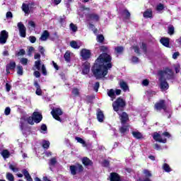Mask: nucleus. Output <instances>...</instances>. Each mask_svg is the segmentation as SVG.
Wrapping results in <instances>:
<instances>
[{"mask_svg": "<svg viewBox=\"0 0 181 181\" xmlns=\"http://www.w3.org/2000/svg\"><path fill=\"white\" fill-rule=\"evenodd\" d=\"M93 100H94V97L90 96V95L86 96V102L88 104L93 103Z\"/></svg>", "mask_w": 181, "mask_h": 181, "instance_id": "052dcab7", "label": "nucleus"}, {"mask_svg": "<svg viewBox=\"0 0 181 181\" xmlns=\"http://www.w3.org/2000/svg\"><path fill=\"white\" fill-rule=\"evenodd\" d=\"M6 67L7 69H9L10 70H15L16 69V62H10L9 64H8Z\"/></svg>", "mask_w": 181, "mask_h": 181, "instance_id": "7c9ffc66", "label": "nucleus"}, {"mask_svg": "<svg viewBox=\"0 0 181 181\" xmlns=\"http://www.w3.org/2000/svg\"><path fill=\"white\" fill-rule=\"evenodd\" d=\"M115 52H116L117 54H122V53H124V47L122 46L116 47L115 48Z\"/></svg>", "mask_w": 181, "mask_h": 181, "instance_id": "f704fd0d", "label": "nucleus"}, {"mask_svg": "<svg viewBox=\"0 0 181 181\" xmlns=\"http://www.w3.org/2000/svg\"><path fill=\"white\" fill-rule=\"evenodd\" d=\"M122 15L124 16L126 21L131 19V13H129V11H128V9L123 10Z\"/></svg>", "mask_w": 181, "mask_h": 181, "instance_id": "393cba45", "label": "nucleus"}, {"mask_svg": "<svg viewBox=\"0 0 181 181\" xmlns=\"http://www.w3.org/2000/svg\"><path fill=\"white\" fill-rule=\"evenodd\" d=\"M110 181H122L121 175L117 173H111L110 175Z\"/></svg>", "mask_w": 181, "mask_h": 181, "instance_id": "2eb2a0df", "label": "nucleus"}, {"mask_svg": "<svg viewBox=\"0 0 181 181\" xmlns=\"http://www.w3.org/2000/svg\"><path fill=\"white\" fill-rule=\"evenodd\" d=\"M69 169L71 170V175L76 176L77 175V166L76 165H70Z\"/></svg>", "mask_w": 181, "mask_h": 181, "instance_id": "473e14b6", "label": "nucleus"}, {"mask_svg": "<svg viewBox=\"0 0 181 181\" xmlns=\"http://www.w3.org/2000/svg\"><path fill=\"white\" fill-rule=\"evenodd\" d=\"M82 163L84 166H93V160H90L88 157H83L82 158Z\"/></svg>", "mask_w": 181, "mask_h": 181, "instance_id": "f3484780", "label": "nucleus"}, {"mask_svg": "<svg viewBox=\"0 0 181 181\" xmlns=\"http://www.w3.org/2000/svg\"><path fill=\"white\" fill-rule=\"evenodd\" d=\"M98 88H100V82H95L93 90L95 91V93H98Z\"/></svg>", "mask_w": 181, "mask_h": 181, "instance_id": "13d9d810", "label": "nucleus"}, {"mask_svg": "<svg viewBox=\"0 0 181 181\" xmlns=\"http://www.w3.org/2000/svg\"><path fill=\"white\" fill-rule=\"evenodd\" d=\"M20 129L25 134V122H20Z\"/></svg>", "mask_w": 181, "mask_h": 181, "instance_id": "0e129e2a", "label": "nucleus"}, {"mask_svg": "<svg viewBox=\"0 0 181 181\" xmlns=\"http://www.w3.org/2000/svg\"><path fill=\"white\" fill-rule=\"evenodd\" d=\"M141 49L143 50L144 54H146V53H148V46L145 42L141 43Z\"/></svg>", "mask_w": 181, "mask_h": 181, "instance_id": "37998d69", "label": "nucleus"}, {"mask_svg": "<svg viewBox=\"0 0 181 181\" xmlns=\"http://www.w3.org/2000/svg\"><path fill=\"white\" fill-rule=\"evenodd\" d=\"M100 54L91 67V71L97 80L104 78L108 74V70L112 69V57L108 54V47L102 45L100 47Z\"/></svg>", "mask_w": 181, "mask_h": 181, "instance_id": "f257e3e1", "label": "nucleus"}, {"mask_svg": "<svg viewBox=\"0 0 181 181\" xmlns=\"http://www.w3.org/2000/svg\"><path fill=\"white\" fill-rule=\"evenodd\" d=\"M34 87L36 88L35 94L37 95H42V88H40V85H39V82H37V81H34Z\"/></svg>", "mask_w": 181, "mask_h": 181, "instance_id": "a211bd4d", "label": "nucleus"}, {"mask_svg": "<svg viewBox=\"0 0 181 181\" xmlns=\"http://www.w3.org/2000/svg\"><path fill=\"white\" fill-rule=\"evenodd\" d=\"M132 49L134 50V53H136V54H139L140 56L141 54V50H139V47L138 46H133Z\"/></svg>", "mask_w": 181, "mask_h": 181, "instance_id": "603ef678", "label": "nucleus"}, {"mask_svg": "<svg viewBox=\"0 0 181 181\" xmlns=\"http://www.w3.org/2000/svg\"><path fill=\"white\" fill-rule=\"evenodd\" d=\"M64 59L66 63H70L71 62V57L70 51H66L64 54Z\"/></svg>", "mask_w": 181, "mask_h": 181, "instance_id": "bb28decb", "label": "nucleus"}, {"mask_svg": "<svg viewBox=\"0 0 181 181\" xmlns=\"http://www.w3.org/2000/svg\"><path fill=\"white\" fill-rule=\"evenodd\" d=\"M41 70L43 76H47V71L46 70V66L45 64L42 65Z\"/></svg>", "mask_w": 181, "mask_h": 181, "instance_id": "6e6d98bb", "label": "nucleus"}, {"mask_svg": "<svg viewBox=\"0 0 181 181\" xmlns=\"http://www.w3.org/2000/svg\"><path fill=\"white\" fill-rule=\"evenodd\" d=\"M25 54H26V51H25L23 49H21L16 54V56H25Z\"/></svg>", "mask_w": 181, "mask_h": 181, "instance_id": "bf43d9fd", "label": "nucleus"}, {"mask_svg": "<svg viewBox=\"0 0 181 181\" xmlns=\"http://www.w3.org/2000/svg\"><path fill=\"white\" fill-rule=\"evenodd\" d=\"M56 163H57V160H56V158H52L50 159L49 165L51 166H54V165H56Z\"/></svg>", "mask_w": 181, "mask_h": 181, "instance_id": "680f3d73", "label": "nucleus"}, {"mask_svg": "<svg viewBox=\"0 0 181 181\" xmlns=\"http://www.w3.org/2000/svg\"><path fill=\"white\" fill-rule=\"evenodd\" d=\"M9 33L6 30H3L0 32V45H5L8 42Z\"/></svg>", "mask_w": 181, "mask_h": 181, "instance_id": "1a4fd4ad", "label": "nucleus"}, {"mask_svg": "<svg viewBox=\"0 0 181 181\" xmlns=\"http://www.w3.org/2000/svg\"><path fill=\"white\" fill-rule=\"evenodd\" d=\"M160 42L163 46H165V47H169V43H170V39L168 37H162L160 40Z\"/></svg>", "mask_w": 181, "mask_h": 181, "instance_id": "b1692460", "label": "nucleus"}, {"mask_svg": "<svg viewBox=\"0 0 181 181\" xmlns=\"http://www.w3.org/2000/svg\"><path fill=\"white\" fill-rule=\"evenodd\" d=\"M69 29L71 30H72V32H76L77 31V25H76V24L73 23H71L70 25H69Z\"/></svg>", "mask_w": 181, "mask_h": 181, "instance_id": "a18cd8bd", "label": "nucleus"}, {"mask_svg": "<svg viewBox=\"0 0 181 181\" xmlns=\"http://www.w3.org/2000/svg\"><path fill=\"white\" fill-rule=\"evenodd\" d=\"M137 181H152V180H151V178L149 177H145L144 179H143L140 177L137 179Z\"/></svg>", "mask_w": 181, "mask_h": 181, "instance_id": "774afa93", "label": "nucleus"}, {"mask_svg": "<svg viewBox=\"0 0 181 181\" xmlns=\"http://www.w3.org/2000/svg\"><path fill=\"white\" fill-rule=\"evenodd\" d=\"M49 36H50V33L47 30H44L42 34L41 35V37H40V40L42 42H46L47 39H49Z\"/></svg>", "mask_w": 181, "mask_h": 181, "instance_id": "aec40b11", "label": "nucleus"}, {"mask_svg": "<svg viewBox=\"0 0 181 181\" xmlns=\"http://www.w3.org/2000/svg\"><path fill=\"white\" fill-rule=\"evenodd\" d=\"M102 166H103V168H110V161L108 160H103Z\"/></svg>", "mask_w": 181, "mask_h": 181, "instance_id": "3c124183", "label": "nucleus"}, {"mask_svg": "<svg viewBox=\"0 0 181 181\" xmlns=\"http://www.w3.org/2000/svg\"><path fill=\"white\" fill-rule=\"evenodd\" d=\"M164 71L167 72V80H173L175 78V74L172 69L166 68Z\"/></svg>", "mask_w": 181, "mask_h": 181, "instance_id": "dca6fc26", "label": "nucleus"}, {"mask_svg": "<svg viewBox=\"0 0 181 181\" xmlns=\"http://www.w3.org/2000/svg\"><path fill=\"white\" fill-rule=\"evenodd\" d=\"M163 9H165V6L163 4H159L158 5H157L156 11H158L160 12V11H163Z\"/></svg>", "mask_w": 181, "mask_h": 181, "instance_id": "5fc2aeb1", "label": "nucleus"}, {"mask_svg": "<svg viewBox=\"0 0 181 181\" xmlns=\"http://www.w3.org/2000/svg\"><path fill=\"white\" fill-rule=\"evenodd\" d=\"M80 9L82 12H84V11H88V12H89V11H90V8L86 7V6H84V5L81 6Z\"/></svg>", "mask_w": 181, "mask_h": 181, "instance_id": "69168bd1", "label": "nucleus"}, {"mask_svg": "<svg viewBox=\"0 0 181 181\" xmlns=\"http://www.w3.org/2000/svg\"><path fill=\"white\" fill-rule=\"evenodd\" d=\"M119 131L122 135H125L127 132H129V127L128 125L122 124V126L119 127Z\"/></svg>", "mask_w": 181, "mask_h": 181, "instance_id": "412c9836", "label": "nucleus"}, {"mask_svg": "<svg viewBox=\"0 0 181 181\" xmlns=\"http://www.w3.org/2000/svg\"><path fill=\"white\" fill-rule=\"evenodd\" d=\"M22 173L23 176H25L27 181H33V179L32 178V176H30V174H29V171H28V170H22Z\"/></svg>", "mask_w": 181, "mask_h": 181, "instance_id": "5701e85b", "label": "nucleus"}, {"mask_svg": "<svg viewBox=\"0 0 181 181\" xmlns=\"http://www.w3.org/2000/svg\"><path fill=\"white\" fill-rule=\"evenodd\" d=\"M28 58H21L20 60V63L23 64V66H27L28 65Z\"/></svg>", "mask_w": 181, "mask_h": 181, "instance_id": "864d4df0", "label": "nucleus"}, {"mask_svg": "<svg viewBox=\"0 0 181 181\" xmlns=\"http://www.w3.org/2000/svg\"><path fill=\"white\" fill-rule=\"evenodd\" d=\"M153 139H154V141H156V142H160V144H166V142H168V139H162L160 132H158V133L154 132L153 135Z\"/></svg>", "mask_w": 181, "mask_h": 181, "instance_id": "9d476101", "label": "nucleus"}, {"mask_svg": "<svg viewBox=\"0 0 181 181\" xmlns=\"http://www.w3.org/2000/svg\"><path fill=\"white\" fill-rule=\"evenodd\" d=\"M9 169H11V170H12L13 172H19V168L15 167L13 165L11 164L9 166H8Z\"/></svg>", "mask_w": 181, "mask_h": 181, "instance_id": "4d7b16f0", "label": "nucleus"}, {"mask_svg": "<svg viewBox=\"0 0 181 181\" xmlns=\"http://www.w3.org/2000/svg\"><path fill=\"white\" fill-rule=\"evenodd\" d=\"M112 107L115 112L124 111L125 110V107H127V102H125V100H124L122 98L119 97L115 102L112 103Z\"/></svg>", "mask_w": 181, "mask_h": 181, "instance_id": "7ed1b4c3", "label": "nucleus"}, {"mask_svg": "<svg viewBox=\"0 0 181 181\" xmlns=\"http://www.w3.org/2000/svg\"><path fill=\"white\" fill-rule=\"evenodd\" d=\"M143 173L145 175V177H148L149 179L152 177V173L148 170H144Z\"/></svg>", "mask_w": 181, "mask_h": 181, "instance_id": "49530a36", "label": "nucleus"}, {"mask_svg": "<svg viewBox=\"0 0 181 181\" xmlns=\"http://www.w3.org/2000/svg\"><path fill=\"white\" fill-rule=\"evenodd\" d=\"M144 18L146 19H152L153 18V13L152 11V8L146 9L143 13Z\"/></svg>", "mask_w": 181, "mask_h": 181, "instance_id": "4468645a", "label": "nucleus"}, {"mask_svg": "<svg viewBox=\"0 0 181 181\" xmlns=\"http://www.w3.org/2000/svg\"><path fill=\"white\" fill-rule=\"evenodd\" d=\"M86 19L88 22H99L100 15L95 13H88L85 15Z\"/></svg>", "mask_w": 181, "mask_h": 181, "instance_id": "0eeeda50", "label": "nucleus"}, {"mask_svg": "<svg viewBox=\"0 0 181 181\" xmlns=\"http://www.w3.org/2000/svg\"><path fill=\"white\" fill-rule=\"evenodd\" d=\"M42 64V61L40 59H38L37 61L35 62V67L37 69V70H40V66Z\"/></svg>", "mask_w": 181, "mask_h": 181, "instance_id": "de8ad7c7", "label": "nucleus"}, {"mask_svg": "<svg viewBox=\"0 0 181 181\" xmlns=\"http://www.w3.org/2000/svg\"><path fill=\"white\" fill-rule=\"evenodd\" d=\"M168 74L166 71L160 70L158 71V75L159 76L158 81H159V87L161 91H166V90H169V83L166 81V78L165 76Z\"/></svg>", "mask_w": 181, "mask_h": 181, "instance_id": "f03ea898", "label": "nucleus"}, {"mask_svg": "<svg viewBox=\"0 0 181 181\" xmlns=\"http://www.w3.org/2000/svg\"><path fill=\"white\" fill-rule=\"evenodd\" d=\"M96 40L98 43H104V40H105V38L104 37V35L103 34H100L98 35Z\"/></svg>", "mask_w": 181, "mask_h": 181, "instance_id": "72a5a7b5", "label": "nucleus"}, {"mask_svg": "<svg viewBox=\"0 0 181 181\" xmlns=\"http://www.w3.org/2000/svg\"><path fill=\"white\" fill-rule=\"evenodd\" d=\"M49 147H50V142H49V141L44 140L42 141V148L44 149H49Z\"/></svg>", "mask_w": 181, "mask_h": 181, "instance_id": "a19ab883", "label": "nucleus"}, {"mask_svg": "<svg viewBox=\"0 0 181 181\" xmlns=\"http://www.w3.org/2000/svg\"><path fill=\"white\" fill-rule=\"evenodd\" d=\"M76 141L78 142V144H81L83 146H87V144L86 143V141L83 139L81 137H75Z\"/></svg>", "mask_w": 181, "mask_h": 181, "instance_id": "58836bf2", "label": "nucleus"}, {"mask_svg": "<svg viewBox=\"0 0 181 181\" xmlns=\"http://www.w3.org/2000/svg\"><path fill=\"white\" fill-rule=\"evenodd\" d=\"M154 109L156 111H164V112H168V106H166V100L162 99L158 102L156 103L154 105Z\"/></svg>", "mask_w": 181, "mask_h": 181, "instance_id": "20e7f679", "label": "nucleus"}, {"mask_svg": "<svg viewBox=\"0 0 181 181\" xmlns=\"http://www.w3.org/2000/svg\"><path fill=\"white\" fill-rule=\"evenodd\" d=\"M1 156L4 159H8L11 156V153L9 151L4 149L1 151Z\"/></svg>", "mask_w": 181, "mask_h": 181, "instance_id": "c756f323", "label": "nucleus"}, {"mask_svg": "<svg viewBox=\"0 0 181 181\" xmlns=\"http://www.w3.org/2000/svg\"><path fill=\"white\" fill-rule=\"evenodd\" d=\"M70 46L72 49H80V45L75 40L70 42Z\"/></svg>", "mask_w": 181, "mask_h": 181, "instance_id": "e433bc0d", "label": "nucleus"}, {"mask_svg": "<svg viewBox=\"0 0 181 181\" xmlns=\"http://www.w3.org/2000/svg\"><path fill=\"white\" fill-rule=\"evenodd\" d=\"M33 118L35 124H39V122L43 119V116L42 115V113H40L39 112H34L33 113Z\"/></svg>", "mask_w": 181, "mask_h": 181, "instance_id": "ddd939ff", "label": "nucleus"}, {"mask_svg": "<svg viewBox=\"0 0 181 181\" xmlns=\"http://www.w3.org/2000/svg\"><path fill=\"white\" fill-rule=\"evenodd\" d=\"M63 114V110L60 107H56L52 110L51 115L52 117L56 119V121H59V122H62V119L60 117V115Z\"/></svg>", "mask_w": 181, "mask_h": 181, "instance_id": "39448f33", "label": "nucleus"}, {"mask_svg": "<svg viewBox=\"0 0 181 181\" xmlns=\"http://www.w3.org/2000/svg\"><path fill=\"white\" fill-rule=\"evenodd\" d=\"M22 11H23L25 14L29 15L30 13V10L29 9V4L23 3L22 4Z\"/></svg>", "mask_w": 181, "mask_h": 181, "instance_id": "c85d7f7f", "label": "nucleus"}, {"mask_svg": "<svg viewBox=\"0 0 181 181\" xmlns=\"http://www.w3.org/2000/svg\"><path fill=\"white\" fill-rule=\"evenodd\" d=\"M119 86L122 88V90L124 91V93L126 91H129V86H128V83H127V82H125L124 81H120Z\"/></svg>", "mask_w": 181, "mask_h": 181, "instance_id": "6ab92c4d", "label": "nucleus"}, {"mask_svg": "<svg viewBox=\"0 0 181 181\" xmlns=\"http://www.w3.org/2000/svg\"><path fill=\"white\" fill-rule=\"evenodd\" d=\"M73 95H74V97H79L80 95V89L77 88H74L72 89L71 91Z\"/></svg>", "mask_w": 181, "mask_h": 181, "instance_id": "4c0bfd02", "label": "nucleus"}, {"mask_svg": "<svg viewBox=\"0 0 181 181\" xmlns=\"http://www.w3.org/2000/svg\"><path fill=\"white\" fill-rule=\"evenodd\" d=\"M89 28L90 29H92L93 33H97V32H98V29L95 28V26L94 25V24L89 23Z\"/></svg>", "mask_w": 181, "mask_h": 181, "instance_id": "8fccbe9b", "label": "nucleus"}, {"mask_svg": "<svg viewBox=\"0 0 181 181\" xmlns=\"http://www.w3.org/2000/svg\"><path fill=\"white\" fill-rule=\"evenodd\" d=\"M29 40L30 43H35L36 42V37L31 35L29 37Z\"/></svg>", "mask_w": 181, "mask_h": 181, "instance_id": "338daca9", "label": "nucleus"}, {"mask_svg": "<svg viewBox=\"0 0 181 181\" xmlns=\"http://www.w3.org/2000/svg\"><path fill=\"white\" fill-rule=\"evenodd\" d=\"M90 69H91V64L88 61L85 62L82 64V74L84 76L90 73Z\"/></svg>", "mask_w": 181, "mask_h": 181, "instance_id": "f8f14e48", "label": "nucleus"}, {"mask_svg": "<svg viewBox=\"0 0 181 181\" xmlns=\"http://www.w3.org/2000/svg\"><path fill=\"white\" fill-rule=\"evenodd\" d=\"M17 69V74L18 76H23V67L22 66H18Z\"/></svg>", "mask_w": 181, "mask_h": 181, "instance_id": "c03bdc74", "label": "nucleus"}, {"mask_svg": "<svg viewBox=\"0 0 181 181\" xmlns=\"http://www.w3.org/2000/svg\"><path fill=\"white\" fill-rule=\"evenodd\" d=\"M80 56L82 58V60L87 61L91 59L93 54L91 53V50L83 48L80 52Z\"/></svg>", "mask_w": 181, "mask_h": 181, "instance_id": "423d86ee", "label": "nucleus"}, {"mask_svg": "<svg viewBox=\"0 0 181 181\" xmlns=\"http://www.w3.org/2000/svg\"><path fill=\"white\" fill-rule=\"evenodd\" d=\"M27 122L28 124H30V125H35V119H33V117H29L27 119Z\"/></svg>", "mask_w": 181, "mask_h": 181, "instance_id": "09e8293b", "label": "nucleus"}, {"mask_svg": "<svg viewBox=\"0 0 181 181\" xmlns=\"http://www.w3.org/2000/svg\"><path fill=\"white\" fill-rule=\"evenodd\" d=\"M6 177L8 181H15V177L11 173H6Z\"/></svg>", "mask_w": 181, "mask_h": 181, "instance_id": "ea45409f", "label": "nucleus"}, {"mask_svg": "<svg viewBox=\"0 0 181 181\" xmlns=\"http://www.w3.org/2000/svg\"><path fill=\"white\" fill-rule=\"evenodd\" d=\"M17 26L18 28L21 37H26V27H25L23 23H18Z\"/></svg>", "mask_w": 181, "mask_h": 181, "instance_id": "9b49d317", "label": "nucleus"}, {"mask_svg": "<svg viewBox=\"0 0 181 181\" xmlns=\"http://www.w3.org/2000/svg\"><path fill=\"white\" fill-rule=\"evenodd\" d=\"M38 50L42 56H45V47H43L42 45H40L38 47Z\"/></svg>", "mask_w": 181, "mask_h": 181, "instance_id": "e2e57ef3", "label": "nucleus"}, {"mask_svg": "<svg viewBox=\"0 0 181 181\" xmlns=\"http://www.w3.org/2000/svg\"><path fill=\"white\" fill-rule=\"evenodd\" d=\"M107 95H108V97L111 98L112 101H114V100H115V98H116L115 90H114V89L108 90Z\"/></svg>", "mask_w": 181, "mask_h": 181, "instance_id": "cd10ccee", "label": "nucleus"}, {"mask_svg": "<svg viewBox=\"0 0 181 181\" xmlns=\"http://www.w3.org/2000/svg\"><path fill=\"white\" fill-rule=\"evenodd\" d=\"M76 166L78 173H81L82 172L84 171V167H83V165L77 163Z\"/></svg>", "mask_w": 181, "mask_h": 181, "instance_id": "79ce46f5", "label": "nucleus"}, {"mask_svg": "<svg viewBox=\"0 0 181 181\" xmlns=\"http://www.w3.org/2000/svg\"><path fill=\"white\" fill-rule=\"evenodd\" d=\"M117 114L119 117V119L122 125H125L127 121L129 119V117L128 116V114L124 111L117 112Z\"/></svg>", "mask_w": 181, "mask_h": 181, "instance_id": "6e6552de", "label": "nucleus"}, {"mask_svg": "<svg viewBox=\"0 0 181 181\" xmlns=\"http://www.w3.org/2000/svg\"><path fill=\"white\" fill-rule=\"evenodd\" d=\"M163 170H164L165 172H166L167 173H169L170 172H172V168H170V166L169 165V164L165 163L163 165Z\"/></svg>", "mask_w": 181, "mask_h": 181, "instance_id": "2f4dec72", "label": "nucleus"}, {"mask_svg": "<svg viewBox=\"0 0 181 181\" xmlns=\"http://www.w3.org/2000/svg\"><path fill=\"white\" fill-rule=\"evenodd\" d=\"M132 135H133L134 138L136 139H144V136L142 135V133L139 132H132Z\"/></svg>", "mask_w": 181, "mask_h": 181, "instance_id": "a878e982", "label": "nucleus"}, {"mask_svg": "<svg viewBox=\"0 0 181 181\" xmlns=\"http://www.w3.org/2000/svg\"><path fill=\"white\" fill-rule=\"evenodd\" d=\"M168 29V35H170V36L175 35V27L173 25H169Z\"/></svg>", "mask_w": 181, "mask_h": 181, "instance_id": "c9c22d12", "label": "nucleus"}, {"mask_svg": "<svg viewBox=\"0 0 181 181\" xmlns=\"http://www.w3.org/2000/svg\"><path fill=\"white\" fill-rule=\"evenodd\" d=\"M97 119L99 122H104V112L100 109L97 112Z\"/></svg>", "mask_w": 181, "mask_h": 181, "instance_id": "4be33fe9", "label": "nucleus"}]
</instances>
